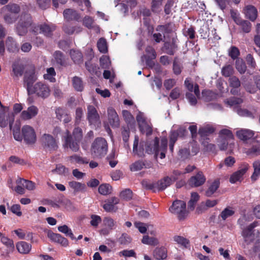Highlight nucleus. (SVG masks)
Returning <instances> with one entry per match:
<instances>
[{
    "instance_id": "nucleus-63",
    "label": "nucleus",
    "mask_w": 260,
    "mask_h": 260,
    "mask_svg": "<svg viewBox=\"0 0 260 260\" xmlns=\"http://www.w3.org/2000/svg\"><path fill=\"white\" fill-rule=\"evenodd\" d=\"M102 222L101 217L97 215H92L91 216L90 224L94 227L96 228L99 224Z\"/></svg>"
},
{
    "instance_id": "nucleus-11",
    "label": "nucleus",
    "mask_w": 260,
    "mask_h": 260,
    "mask_svg": "<svg viewBox=\"0 0 260 260\" xmlns=\"http://www.w3.org/2000/svg\"><path fill=\"white\" fill-rule=\"evenodd\" d=\"M137 120L142 133H145L147 135H150L151 134V125L149 122L146 120L143 113H140L137 115Z\"/></svg>"
},
{
    "instance_id": "nucleus-20",
    "label": "nucleus",
    "mask_w": 260,
    "mask_h": 260,
    "mask_svg": "<svg viewBox=\"0 0 260 260\" xmlns=\"http://www.w3.org/2000/svg\"><path fill=\"white\" fill-rule=\"evenodd\" d=\"M218 203L216 200H207L204 202H202L197 208V212L198 213H201L209 208L214 207Z\"/></svg>"
},
{
    "instance_id": "nucleus-41",
    "label": "nucleus",
    "mask_w": 260,
    "mask_h": 260,
    "mask_svg": "<svg viewBox=\"0 0 260 260\" xmlns=\"http://www.w3.org/2000/svg\"><path fill=\"white\" fill-rule=\"evenodd\" d=\"M47 73L44 75V78L51 82H55V76L56 73L53 68H49L47 69Z\"/></svg>"
},
{
    "instance_id": "nucleus-17",
    "label": "nucleus",
    "mask_w": 260,
    "mask_h": 260,
    "mask_svg": "<svg viewBox=\"0 0 260 260\" xmlns=\"http://www.w3.org/2000/svg\"><path fill=\"white\" fill-rule=\"evenodd\" d=\"M43 146L49 150H54L57 148V144L54 138L49 134H45L41 137Z\"/></svg>"
},
{
    "instance_id": "nucleus-49",
    "label": "nucleus",
    "mask_w": 260,
    "mask_h": 260,
    "mask_svg": "<svg viewBox=\"0 0 260 260\" xmlns=\"http://www.w3.org/2000/svg\"><path fill=\"white\" fill-rule=\"evenodd\" d=\"M97 47L99 50L101 52L105 53L108 50L107 44L106 40L104 38L99 39L97 43Z\"/></svg>"
},
{
    "instance_id": "nucleus-46",
    "label": "nucleus",
    "mask_w": 260,
    "mask_h": 260,
    "mask_svg": "<svg viewBox=\"0 0 260 260\" xmlns=\"http://www.w3.org/2000/svg\"><path fill=\"white\" fill-rule=\"evenodd\" d=\"M58 230L60 232L66 235V236H69L72 239H75L71 229H70L67 225L58 226Z\"/></svg>"
},
{
    "instance_id": "nucleus-22",
    "label": "nucleus",
    "mask_w": 260,
    "mask_h": 260,
    "mask_svg": "<svg viewBox=\"0 0 260 260\" xmlns=\"http://www.w3.org/2000/svg\"><path fill=\"white\" fill-rule=\"evenodd\" d=\"M108 115L110 124L114 127L118 126L119 125V120L115 110L112 108H109L108 109Z\"/></svg>"
},
{
    "instance_id": "nucleus-1",
    "label": "nucleus",
    "mask_w": 260,
    "mask_h": 260,
    "mask_svg": "<svg viewBox=\"0 0 260 260\" xmlns=\"http://www.w3.org/2000/svg\"><path fill=\"white\" fill-rule=\"evenodd\" d=\"M82 129L79 127L75 128L73 132V135H70L69 132L67 131L66 136H64V148H69L74 152H77L79 150V142L82 138Z\"/></svg>"
},
{
    "instance_id": "nucleus-51",
    "label": "nucleus",
    "mask_w": 260,
    "mask_h": 260,
    "mask_svg": "<svg viewBox=\"0 0 260 260\" xmlns=\"http://www.w3.org/2000/svg\"><path fill=\"white\" fill-rule=\"evenodd\" d=\"M112 190L111 186L107 184L101 185L99 187V192L102 195H107L111 193Z\"/></svg>"
},
{
    "instance_id": "nucleus-35",
    "label": "nucleus",
    "mask_w": 260,
    "mask_h": 260,
    "mask_svg": "<svg viewBox=\"0 0 260 260\" xmlns=\"http://www.w3.org/2000/svg\"><path fill=\"white\" fill-rule=\"evenodd\" d=\"M16 183L22 185L24 187L29 190H34L35 188V184L34 182L24 179L18 178L16 180Z\"/></svg>"
},
{
    "instance_id": "nucleus-14",
    "label": "nucleus",
    "mask_w": 260,
    "mask_h": 260,
    "mask_svg": "<svg viewBox=\"0 0 260 260\" xmlns=\"http://www.w3.org/2000/svg\"><path fill=\"white\" fill-rule=\"evenodd\" d=\"M39 113V109L37 107L31 105L28 107L26 110L21 112L20 115V119L22 120H29L35 118Z\"/></svg>"
},
{
    "instance_id": "nucleus-25",
    "label": "nucleus",
    "mask_w": 260,
    "mask_h": 260,
    "mask_svg": "<svg viewBox=\"0 0 260 260\" xmlns=\"http://www.w3.org/2000/svg\"><path fill=\"white\" fill-rule=\"evenodd\" d=\"M118 199L115 197L112 198L107 201H105V203L103 205V208L107 212L115 211V205L118 204Z\"/></svg>"
},
{
    "instance_id": "nucleus-21",
    "label": "nucleus",
    "mask_w": 260,
    "mask_h": 260,
    "mask_svg": "<svg viewBox=\"0 0 260 260\" xmlns=\"http://www.w3.org/2000/svg\"><path fill=\"white\" fill-rule=\"evenodd\" d=\"M206 181V178L202 172H199L196 175L192 176L189 180V184L192 187L202 185Z\"/></svg>"
},
{
    "instance_id": "nucleus-36",
    "label": "nucleus",
    "mask_w": 260,
    "mask_h": 260,
    "mask_svg": "<svg viewBox=\"0 0 260 260\" xmlns=\"http://www.w3.org/2000/svg\"><path fill=\"white\" fill-rule=\"evenodd\" d=\"M235 211L233 208L231 207H227L224 209L219 215V217L222 218V220H225L228 218L233 215Z\"/></svg>"
},
{
    "instance_id": "nucleus-45",
    "label": "nucleus",
    "mask_w": 260,
    "mask_h": 260,
    "mask_svg": "<svg viewBox=\"0 0 260 260\" xmlns=\"http://www.w3.org/2000/svg\"><path fill=\"white\" fill-rule=\"evenodd\" d=\"M200 196L197 192H192L191 198L188 204V207L189 209L193 210L197 202L199 200Z\"/></svg>"
},
{
    "instance_id": "nucleus-44",
    "label": "nucleus",
    "mask_w": 260,
    "mask_h": 260,
    "mask_svg": "<svg viewBox=\"0 0 260 260\" xmlns=\"http://www.w3.org/2000/svg\"><path fill=\"white\" fill-rule=\"evenodd\" d=\"M144 244L156 246L159 244L158 240L155 237H150L147 235L144 236L142 240Z\"/></svg>"
},
{
    "instance_id": "nucleus-4",
    "label": "nucleus",
    "mask_w": 260,
    "mask_h": 260,
    "mask_svg": "<svg viewBox=\"0 0 260 260\" xmlns=\"http://www.w3.org/2000/svg\"><path fill=\"white\" fill-rule=\"evenodd\" d=\"M108 151V144L102 138H96L93 142L91 152L94 157H101L105 156Z\"/></svg>"
},
{
    "instance_id": "nucleus-7",
    "label": "nucleus",
    "mask_w": 260,
    "mask_h": 260,
    "mask_svg": "<svg viewBox=\"0 0 260 260\" xmlns=\"http://www.w3.org/2000/svg\"><path fill=\"white\" fill-rule=\"evenodd\" d=\"M5 45L8 51L15 53L19 51V45L12 37H8L5 41H0V55L3 56L5 53Z\"/></svg>"
},
{
    "instance_id": "nucleus-3",
    "label": "nucleus",
    "mask_w": 260,
    "mask_h": 260,
    "mask_svg": "<svg viewBox=\"0 0 260 260\" xmlns=\"http://www.w3.org/2000/svg\"><path fill=\"white\" fill-rule=\"evenodd\" d=\"M172 183V179L167 177L157 182H151L147 180H143L142 182V185L144 188L152 190L153 192H156L164 190L170 186Z\"/></svg>"
},
{
    "instance_id": "nucleus-38",
    "label": "nucleus",
    "mask_w": 260,
    "mask_h": 260,
    "mask_svg": "<svg viewBox=\"0 0 260 260\" xmlns=\"http://www.w3.org/2000/svg\"><path fill=\"white\" fill-rule=\"evenodd\" d=\"M12 76L15 77L21 76L23 73L24 68L21 64L18 63H14L12 66Z\"/></svg>"
},
{
    "instance_id": "nucleus-61",
    "label": "nucleus",
    "mask_w": 260,
    "mask_h": 260,
    "mask_svg": "<svg viewBox=\"0 0 260 260\" xmlns=\"http://www.w3.org/2000/svg\"><path fill=\"white\" fill-rule=\"evenodd\" d=\"M100 64L103 68H109L111 65V61L108 56L106 55L102 56L100 59Z\"/></svg>"
},
{
    "instance_id": "nucleus-5",
    "label": "nucleus",
    "mask_w": 260,
    "mask_h": 260,
    "mask_svg": "<svg viewBox=\"0 0 260 260\" xmlns=\"http://www.w3.org/2000/svg\"><path fill=\"white\" fill-rule=\"evenodd\" d=\"M259 225L258 221H254L248 226L243 229L242 236L244 240L245 244L249 245L258 237L259 232L254 230V228Z\"/></svg>"
},
{
    "instance_id": "nucleus-48",
    "label": "nucleus",
    "mask_w": 260,
    "mask_h": 260,
    "mask_svg": "<svg viewBox=\"0 0 260 260\" xmlns=\"http://www.w3.org/2000/svg\"><path fill=\"white\" fill-rule=\"evenodd\" d=\"M236 113L240 116L253 118V114L246 109L237 107L235 109Z\"/></svg>"
},
{
    "instance_id": "nucleus-2",
    "label": "nucleus",
    "mask_w": 260,
    "mask_h": 260,
    "mask_svg": "<svg viewBox=\"0 0 260 260\" xmlns=\"http://www.w3.org/2000/svg\"><path fill=\"white\" fill-rule=\"evenodd\" d=\"M168 140L166 137L162 138L161 140L160 145H159V141L157 138L155 139L146 147V151L149 154L154 153L156 156H159L161 159L165 157L167 151Z\"/></svg>"
},
{
    "instance_id": "nucleus-40",
    "label": "nucleus",
    "mask_w": 260,
    "mask_h": 260,
    "mask_svg": "<svg viewBox=\"0 0 260 260\" xmlns=\"http://www.w3.org/2000/svg\"><path fill=\"white\" fill-rule=\"evenodd\" d=\"M220 184L219 180L216 179L214 180L209 187L206 191V195L208 197L212 196L218 188Z\"/></svg>"
},
{
    "instance_id": "nucleus-34",
    "label": "nucleus",
    "mask_w": 260,
    "mask_h": 260,
    "mask_svg": "<svg viewBox=\"0 0 260 260\" xmlns=\"http://www.w3.org/2000/svg\"><path fill=\"white\" fill-rule=\"evenodd\" d=\"M31 245L24 241H20L16 244V248L19 252L22 254L28 253L31 249Z\"/></svg>"
},
{
    "instance_id": "nucleus-50",
    "label": "nucleus",
    "mask_w": 260,
    "mask_h": 260,
    "mask_svg": "<svg viewBox=\"0 0 260 260\" xmlns=\"http://www.w3.org/2000/svg\"><path fill=\"white\" fill-rule=\"evenodd\" d=\"M219 138L220 139H233L234 135L230 130L223 129L219 132Z\"/></svg>"
},
{
    "instance_id": "nucleus-18",
    "label": "nucleus",
    "mask_w": 260,
    "mask_h": 260,
    "mask_svg": "<svg viewBox=\"0 0 260 260\" xmlns=\"http://www.w3.org/2000/svg\"><path fill=\"white\" fill-rule=\"evenodd\" d=\"M37 79V76L33 70L25 74L24 78V82L25 85L26 86L28 93H29V89L33 88L34 86H32V84Z\"/></svg>"
},
{
    "instance_id": "nucleus-29",
    "label": "nucleus",
    "mask_w": 260,
    "mask_h": 260,
    "mask_svg": "<svg viewBox=\"0 0 260 260\" xmlns=\"http://www.w3.org/2000/svg\"><path fill=\"white\" fill-rule=\"evenodd\" d=\"M173 240L182 248H189L190 247L189 240L183 236L176 235L173 237Z\"/></svg>"
},
{
    "instance_id": "nucleus-55",
    "label": "nucleus",
    "mask_w": 260,
    "mask_h": 260,
    "mask_svg": "<svg viewBox=\"0 0 260 260\" xmlns=\"http://www.w3.org/2000/svg\"><path fill=\"white\" fill-rule=\"evenodd\" d=\"M235 163V158L233 157L229 156V157L225 158L224 159V162L220 163L218 166V167L219 168V169H221L223 167L224 165L228 167H231L234 165Z\"/></svg>"
},
{
    "instance_id": "nucleus-24",
    "label": "nucleus",
    "mask_w": 260,
    "mask_h": 260,
    "mask_svg": "<svg viewBox=\"0 0 260 260\" xmlns=\"http://www.w3.org/2000/svg\"><path fill=\"white\" fill-rule=\"evenodd\" d=\"M139 137L135 136V140L133 144V153L135 155H137L140 157H142L144 155V149L143 143H141L138 148Z\"/></svg>"
},
{
    "instance_id": "nucleus-9",
    "label": "nucleus",
    "mask_w": 260,
    "mask_h": 260,
    "mask_svg": "<svg viewBox=\"0 0 260 260\" xmlns=\"http://www.w3.org/2000/svg\"><path fill=\"white\" fill-rule=\"evenodd\" d=\"M34 93L39 97L46 98L50 95V89L48 85L39 82L34 85L32 89H29V94Z\"/></svg>"
},
{
    "instance_id": "nucleus-10",
    "label": "nucleus",
    "mask_w": 260,
    "mask_h": 260,
    "mask_svg": "<svg viewBox=\"0 0 260 260\" xmlns=\"http://www.w3.org/2000/svg\"><path fill=\"white\" fill-rule=\"evenodd\" d=\"M24 141L28 144H33L36 141V134L32 127L28 125H24L21 129Z\"/></svg>"
},
{
    "instance_id": "nucleus-64",
    "label": "nucleus",
    "mask_w": 260,
    "mask_h": 260,
    "mask_svg": "<svg viewBox=\"0 0 260 260\" xmlns=\"http://www.w3.org/2000/svg\"><path fill=\"white\" fill-rule=\"evenodd\" d=\"M240 54L239 49L235 47H231L229 50V55L233 59H236Z\"/></svg>"
},
{
    "instance_id": "nucleus-30",
    "label": "nucleus",
    "mask_w": 260,
    "mask_h": 260,
    "mask_svg": "<svg viewBox=\"0 0 260 260\" xmlns=\"http://www.w3.org/2000/svg\"><path fill=\"white\" fill-rule=\"evenodd\" d=\"M229 81L230 86L233 88L231 89V92L233 94H237L239 91L238 88L241 85L239 79L235 76H233L230 78Z\"/></svg>"
},
{
    "instance_id": "nucleus-6",
    "label": "nucleus",
    "mask_w": 260,
    "mask_h": 260,
    "mask_svg": "<svg viewBox=\"0 0 260 260\" xmlns=\"http://www.w3.org/2000/svg\"><path fill=\"white\" fill-rule=\"evenodd\" d=\"M29 27H31L32 29L35 27L34 25L31 26V19L29 14H22L16 26L18 35L19 36L24 35Z\"/></svg>"
},
{
    "instance_id": "nucleus-12",
    "label": "nucleus",
    "mask_w": 260,
    "mask_h": 260,
    "mask_svg": "<svg viewBox=\"0 0 260 260\" xmlns=\"http://www.w3.org/2000/svg\"><path fill=\"white\" fill-rule=\"evenodd\" d=\"M103 224L105 227L101 229L99 233L104 236L109 235L112 230L116 228V222L110 217H106L104 218Z\"/></svg>"
},
{
    "instance_id": "nucleus-52",
    "label": "nucleus",
    "mask_w": 260,
    "mask_h": 260,
    "mask_svg": "<svg viewBox=\"0 0 260 260\" xmlns=\"http://www.w3.org/2000/svg\"><path fill=\"white\" fill-rule=\"evenodd\" d=\"M237 25L240 26L242 30L246 33L250 32L251 30V24L247 20L241 19L240 23H238Z\"/></svg>"
},
{
    "instance_id": "nucleus-32",
    "label": "nucleus",
    "mask_w": 260,
    "mask_h": 260,
    "mask_svg": "<svg viewBox=\"0 0 260 260\" xmlns=\"http://www.w3.org/2000/svg\"><path fill=\"white\" fill-rule=\"evenodd\" d=\"M69 185L75 192L85 191L86 189L85 184L75 181H70Z\"/></svg>"
},
{
    "instance_id": "nucleus-59",
    "label": "nucleus",
    "mask_w": 260,
    "mask_h": 260,
    "mask_svg": "<svg viewBox=\"0 0 260 260\" xmlns=\"http://www.w3.org/2000/svg\"><path fill=\"white\" fill-rule=\"evenodd\" d=\"M201 143L207 151H213L215 149V146L214 144L210 143L209 139L201 140Z\"/></svg>"
},
{
    "instance_id": "nucleus-33",
    "label": "nucleus",
    "mask_w": 260,
    "mask_h": 260,
    "mask_svg": "<svg viewBox=\"0 0 260 260\" xmlns=\"http://www.w3.org/2000/svg\"><path fill=\"white\" fill-rule=\"evenodd\" d=\"M19 7L16 4H9L3 7L1 13H10L15 15L19 12Z\"/></svg>"
},
{
    "instance_id": "nucleus-39",
    "label": "nucleus",
    "mask_w": 260,
    "mask_h": 260,
    "mask_svg": "<svg viewBox=\"0 0 260 260\" xmlns=\"http://www.w3.org/2000/svg\"><path fill=\"white\" fill-rule=\"evenodd\" d=\"M185 85L186 87L190 91H192L193 90L194 94L197 97L200 96L199 87L198 84H196L194 86L188 79H186L185 81Z\"/></svg>"
},
{
    "instance_id": "nucleus-37",
    "label": "nucleus",
    "mask_w": 260,
    "mask_h": 260,
    "mask_svg": "<svg viewBox=\"0 0 260 260\" xmlns=\"http://www.w3.org/2000/svg\"><path fill=\"white\" fill-rule=\"evenodd\" d=\"M254 172L251 176L252 181H255L260 176V161L256 160L253 163Z\"/></svg>"
},
{
    "instance_id": "nucleus-23",
    "label": "nucleus",
    "mask_w": 260,
    "mask_h": 260,
    "mask_svg": "<svg viewBox=\"0 0 260 260\" xmlns=\"http://www.w3.org/2000/svg\"><path fill=\"white\" fill-rule=\"evenodd\" d=\"M215 128L211 125H205L199 129V134L201 137V140L206 139V137L214 133Z\"/></svg>"
},
{
    "instance_id": "nucleus-57",
    "label": "nucleus",
    "mask_w": 260,
    "mask_h": 260,
    "mask_svg": "<svg viewBox=\"0 0 260 260\" xmlns=\"http://www.w3.org/2000/svg\"><path fill=\"white\" fill-rule=\"evenodd\" d=\"M1 241L2 243L5 245L10 250H13L14 249V244L12 240L5 236L4 237H2Z\"/></svg>"
},
{
    "instance_id": "nucleus-62",
    "label": "nucleus",
    "mask_w": 260,
    "mask_h": 260,
    "mask_svg": "<svg viewBox=\"0 0 260 260\" xmlns=\"http://www.w3.org/2000/svg\"><path fill=\"white\" fill-rule=\"evenodd\" d=\"M3 15L4 20L5 22L8 24H11L13 23L16 20L15 15L10 14V13H1Z\"/></svg>"
},
{
    "instance_id": "nucleus-56",
    "label": "nucleus",
    "mask_w": 260,
    "mask_h": 260,
    "mask_svg": "<svg viewBox=\"0 0 260 260\" xmlns=\"http://www.w3.org/2000/svg\"><path fill=\"white\" fill-rule=\"evenodd\" d=\"M145 166V164L142 161H137L130 166V170L132 171L136 172L142 169Z\"/></svg>"
},
{
    "instance_id": "nucleus-43",
    "label": "nucleus",
    "mask_w": 260,
    "mask_h": 260,
    "mask_svg": "<svg viewBox=\"0 0 260 260\" xmlns=\"http://www.w3.org/2000/svg\"><path fill=\"white\" fill-rule=\"evenodd\" d=\"M64 17L67 20L78 19L79 16L76 11L72 9H67L63 12Z\"/></svg>"
},
{
    "instance_id": "nucleus-26",
    "label": "nucleus",
    "mask_w": 260,
    "mask_h": 260,
    "mask_svg": "<svg viewBox=\"0 0 260 260\" xmlns=\"http://www.w3.org/2000/svg\"><path fill=\"white\" fill-rule=\"evenodd\" d=\"M153 256L158 260H164L168 256L167 250L164 247H157L153 251Z\"/></svg>"
},
{
    "instance_id": "nucleus-47",
    "label": "nucleus",
    "mask_w": 260,
    "mask_h": 260,
    "mask_svg": "<svg viewBox=\"0 0 260 260\" xmlns=\"http://www.w3.org/2000/svg\"><path fill=\"white\" fill-rule=\"evenodd\" d=\"M236 68L240 74H243L245 72L246 66L243 59L238 58L236 60Z\"/></svg>"
},
{
    "instance_id": "nucleus-60",
    "label": "nucleus",
    "mask_w": 260,
    "mask_h": 260,
    "mask_svg": "<svg viewBox=\"0 0 260 260\" xmlns=\"http://www.w3.org/2000/svg\"><path fill=\"white\" fill-rule=\"evenodd\" d=\"M234 73V69L231 65H226L223 67L221 70V73L225 77H229Z\"/></svg>"
},
{
    "instance_id": "nucleus-15",
    "label": "nucleus",
    "mask_w": 260,
    "mask_h": 260,
    "mask_svg": "<svg viewBox=\"0 0 260 260\" xmlns=\"http://www.w3.org/2000/svg\"><path fill=\"white\" fill-rule=\"evenodd\" d=\"M87 118L90 125L95 126L100 123V115L93 106H88L87 107Z\"/></svg>"
},
{
    "instance_id": "nucleus-42",
    "label": "nucleus",
    "mask_w": 260,
    "mask_h": 260,
    "mask_svg": "<svg viewBox=\"0 0 260 260\" xmlns=\"http://www.w3.org/2000/svg\"><path fill=\"white\" fill-rule=\"evenodd\" d=\"M70 54L72 60L75 63L79 64L82 62V55L80 51L72 50L70 52Z\"/></svg>"
},
{
    "instance_id": "nucleus-54",
    "label": "nucleus",
    "mask_w": 260,
    "mask_h": 260,
    "mask_svg": "<svg viewBox=\"0 0 260 260\" xmlns=\"http://www.w3.org/2000/svg\"><path fill=\"white\" fill-rule=\"evenodd\" d=\"M83 24L88 28H91L92 27H95V30L97 32L99 31V28L97 26L93 25V19L88 16L85 17L83 19Z\"/></svg>"
},
{
    "instance_id": "nucleus-27",
    "label": "nucleus",
    "mask_w": 260,
    "mask_h": 260,
    "mask_svg": "<svg viewBox=\"0 0 260 260\" xmlns=\"http://www.w3.org/2000/svg\"><path fill=\"white\" fill-rule=\"evenodd\" d=\"M244 13L246 17L251 21H254L257 16V12L256 8L252 6H247L244 10Z\"/></svg>"
},
{
    "instance_id": "nucleus-8",
    "label": "nucleus",
    "mask_w": 260,
    "mask_h": 260,
    "mask_svg": "<svg viewBox=\"0 0 260 260\" xmlns=\"http://www.w3.org/2000/svg\"><path fill=\"white\" fill-rule=\"evenodd\" d=\"M170 212L176 214L180 219H183L187 215L186 203L182 201H175L169 209Z\"/></svg>"
},
{
    "instance_id": "nucleus-16",
    "label": "nucleus",
    "mask_w": 260,
    "mask_h": 260,
    "mask_svg": "<svg viewBox=\"0 0 260 260\" xmlns=\"http://www.w3.org/2000/svg\"><path fill=\"white\" fill-rule=\"evenodd\" d=\"M236 135L239 139L246 142L254 138L255 132L247 128H239L236 132Z\"/></svg>"
},
{
    "instance_id": "nucleus-31",
    "label": "nucleus",
    "mask_w": 260,
    "mask_h": 260,
    "mask_svg": "<svg viewBox=\"0 0 260 260\" xmlns=\"http://www.w3.org/2000/svg\"><path fill=\"white\" fill-rule=\"evenodd\" d=\"M68 160L72 164H78L79 165L87 164L89 160L86 157H83L77 154H74L68 157Z\"/></svg>"
},
{
    "instance_id": "nucleus-13",
    "label": "nucleus",
    "mask_w": 260,
    "mask_h": 260,
    "mask_svg": "<svg viewBox=\"0 0 260 260\" xmlns=\"http://www.w3.org/2000/svg\"><path fill=\"white\" fill-rule=\"evenodd\" d=\"M249 168V166L247 164H243L237 171L231 176L230 182L232 183L241 182L243 180L244 175L246 173Z\"/></svg>"
},
{
    "instance_id": "nucleus-58",
    "label": "nucleus",
    "mask_w": 260,
    "mask_h": 260,
    "mask_svg": "<svg viewBox=\"0 0 260 260\" xmlns=\"http://www.w3.org/2000/svg\"><path fill=\"white\" fill-rule=\"evenodd\" d=\"M163 0H152L151 3V9L154 12H159Z\"/></svg>"
},
{
    "instance_id": "nucleus-53",
    "label": "nucleus",
    "mask_w": 260,
    "mask_h": 260,
    "mask_svg": "<svg viewBox=\"0 0 260 260\" xmlns=\"http://www.w3.org/2000/svg\"><path fill=\"white\" fill-rule=\"evenodd\" d=\"M73 85L77 91H82L83 89V85L81 78L75 77L73 79Z\"/></svg>"
},
{
    "instance_id": "nucleus-28",
    "label": "nucleus",
    "mask_w": 260,
    "mask_h": 260,
    "mask_svg": "<svg viewBox=\"0 0 260 260\" xmlns=\"http://www.w3.org/2000/svg\"><path fill=\"white\" fill-rule=\"evenodd\" d=\"M56 114L57 118L64 123H68L71 120V117L69 115L66 110L61 108H57L56 110Z\"/></svg>"
},
{
    "instance_id": "nucleus-19",
    "label": "nucleus",
    "mask_w": 260,
    "mask_h": 260,
    "mask_svg": "<svg viewBox=\"0 0 260 260\" xmlns=\"http://www.w3.org/2000/svg\"><path fill=\"white\" fill-rule=\"evenodd\" d=\"M55 26L53 25L49 26L47 24H43L40 25L35 26L32 31L35 33H43L46 36H49L51 34V32L55 30Z\"/></svg>"
}]
</instances>
